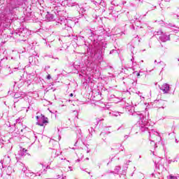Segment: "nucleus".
<instances>
[{
	"label": "nucleus",
	"mask_w": 179,
	"mask_h": 179,
	"mask_svg": "<svg viewBox=\"0 0 179 179\" xmlns=\"http://www.w3.org/2000/svg\"><path fill=\"white\" fill-rule=\"evenodd\" d=\"M136 118L138 120V124L140 125V129L141 132H145V131H148V127L146 125H148V122L149 121V113H148V117H146V115H143V113H141L138 112L136 115Z\"/></svg>",
	"instance_id": "nucleus-1"
},
{
	"label": "nucleus",
	"mask_w": 179,
	"mask_h": 179,
	"mask_svg": "<svg viewBox=\"0 0 179 179\" xmlns=\"http://www.w3.org/2000/svg\"><path fill=\"white\" fill-rule=\"evenodd\" d=\"M57 24L64 30H72V27L68 25V20L64 18V17H59L57 21Z\"/></svg>",
	"instance_id": "nucleus-2"
},
{
	"label": "nucleus",
	"mask_w": 179,
	"mask_h": 179,
	"mask_svg": "<svg viewBox=\"0 0 179 179\" xmlns=\"http://www.w3.org/2000/svg\"><path fill=\"white\" fill-rule=\"evenodd\" d=\"M37 122L36 124L40 127H44V124H47L48 121L47 120V117L44 115H41L40 116H36Z\"/></svg>",
	"instance_id": "nucleus-3"
},
{
	"label": "nucleus",
	"mask_w": 179,
	"mask_h": 179,
	"mask_svg": "<svg viewBox=\"0 0 179 179\" xmlns=\"http://www.w3.org/2000/svg\"><path fill=\"white\" fill-rule=\"evenodd\" d=\"M58 156H59V153H57L55 150H52V154H51L50 157H49V158H48L49 163H52V162H54V159H55V157H58Z\"/></svg>",
	"instance_id": "nucleus-4"
},
{
	"label": "nucleus",
	"mask_w": 179,
	"mask_h": 179,
	"mask_svg": "<svg viewBox=\"0 0 179 179\" xmlns=\"http://www.w3.org/2000/svg\"><path fill=\"white\" fill-rule=\"evenodd\" d=\"M18 35L20 37H27L29 36V29H22L18 32Z\"/></svg>",
	"instance_id": "nucleus-5"
},
{
	"label": "nucleus",
	"mask_w": 179,
	"mask_h": 179,
	"mask_svg": "<svg viewBox=\"0 0 179 179\" xmlns=\"http://www.w3.org/2000/svg\"><path fill=\"white\" fill-rule=\"evenodd\" d=\"M160 90H162L164 94L169 93V92H170V85L165 83L160 87Z\"/></svg>",
	"instance_id": "nucleus-6"
},
{
	"label": "nucleus",
	"mask_w": 179,
	"mask_h": 179,
	"mask_svg": "<svg viewBox=\"0 0 179 179\" xmlns=\"http://www.w3.org/2000/svg\"><path fill=\"white\" fill-rule=\"evenodd\" d=\"M159 39L162 41V43H166V41H170V35H166V34H162Z\"/></svg>",
	"instance_id": "nucleus-7"
},
{
	"label": "nucleus",
	"mask_w": 179,
	"mask_h": 179,
	"mask_svg": "<svg viewBox=\"0 0 179 179\" xmlns=\"http://www.w3.org/2000/svg\"><path fill=\"white\" fill-rule=\"evenodd\" d=\"M24 96H26V94H24V92H16L14 95V99H24Z\"/></svg>",
	"instance_id": "nucleus-8"
},
{
	"label": "nucleus",
	"mask_w": 179,
	"mask_h": 179,
	"mask_svg": "<svg viewBox=\"0 0 179 179\" xmlns=\"http://www.w3.org/2000/svg\"><path fill=\"white\" fill-rule=\"evenodd\" d=\"M157 104L159 106V108H164V104H166V101H164V100H159L157 101Z\"/></svg>",
	"instance_id": "nucleus-9"
},
{
	"label": "nucleus",
	"mask_w": 179,
	"mask_h": 179,
	"mask_svg": "<svg viewBox=\"0 0 179 179\" xmlns=\"http://www.w3.org/2000/svg\"><path fill=\"white\" fill-rule=\"evenodd\" d=\"M26 152H27V150L21 148V149L18 151V155L21 157L26 156Z\"/></svg>",
	"instance_id": "nucleus-10"
},
{
	"label": "nucleus",
	"mask_w": 179,
	"mask_h": 179,
	"mask_svg": "<svg viewBox=\"0 0 179 179\" xmlns=\"http://www.w3.org/2000/svg\"><path fill=\"white\" fill-rule=\"evenodd\" d=\"M38 174V173H34L31 172V171H27L25 172V176L27 177H32V176H37Z\"/></svg>",
	"instance_id": "nucleus-11"
},
{
	"label": "nucleus",
	"mask_w": 179,
	"mask_h": 179,
	"mask_svg": "<svg viewBox=\"0 0 179 179\" xmlns=\"http://www.w3.org/2000/svg\"><path fill=\"white\" fill-rule=\"evenodd\" d=\"M45 17L48 20H49V22H51V20H54V15L50 14L49 13H48Z\"/></svg>",
	"instance_id": "nucleus-12"
},
{
	"label": "nucleus",
	"mask_w": 179,
	"mask_h": 179,
	"mask_svg": "<svg viewBox=\"0 0 179 179\" xmlns=\"http://www.w3.org/2000/svg\"><path fill=\"white\" fill-rule=\"evenodd\" d=\"M94 36H96V32L93 31L92 29H90V39L94 40V38H93Z\"/></svg>",
	"instance_id": "nucleus-13"
},
{
	"label": "nucleus",
	"mask_w": 179,
	"mask_h": 179,
	"mask_svg": "<svg viewBox=\"0 0 179 179\" xmlns=\"http://www.w3.org/2000/svg\"><path fill=\"white\" fill-rule=\"evenodd\" d=\"M34 59H36V57L31 56L29 57V64L30 65H36V62H33Z\"/></svg>",
	"instance_id": "nucleus-14"
},
{
	"label": "nucleus",
	"mask_w": 179,
	"mask_h": 179,
	"mask_svg": "<svg viewBox=\"0 0 179 179\" xmlns=\"http://www.w3.org/2000/svg\"><path fill=\"white\" fill-rule=\"evenodd\" d=\"M24 82H26V83H27V85L31 84V79H30V75L27 76V78L24 79Z\"/></svg>",
	"instance_id": "nucleus-15"
},
{
	"label": "nucleus",
	"mask_w": 179,
	"mask_h": 179,
	"mask_svg": "<svg viewBox=\"0 0 179 179\" xmlns=\"http://www.w3.org/2000/svg\"><path fill=\"white\" fill-rule=\"evenodd\" d=\"M162 34H163V31H162V30L155 32V36H162Z\"/></svg>",
	"instance_id": "nucleus-16"
},
{
	"label": "nucleus",
	"mask_w": 179,
	"mask_h": 179,
	"mask_svg": "<svg viewBox=\"0 0 179 179\" xmlns=\"http://www.w3.org/2000/svg\"><path fill=\"white\" fill-rule=\"evenodd\" d=\"M157 64H159V65H161V68H164V66H166V63L165 62H158Z\"/></svg>",
	"instance_id": "nucleus-17"
},
{
	"label": "nucleus",
	"mask_w": 179,
	"mask_h": 179,
	"mask_svg": "<svg viewBox=\"0 0 179 179\" xmlns=\"http://www.w3.org/2000/svg\"><path fill=\"white\" fill-rule=\"evenodd\" d=\"M115 170V171H117V173H118V171H120V170H121V166H116Z\"/></svg>",
	"instance_id": "nucleus-18"
},
{
	"label": "nucleus",
	"mask_w": 179,
	"mask_h": 179,
	"mask_svg": "<svg viewBox=\"0 0 179 179\" xmlns=\"http://www.w3.org/2000/svg\"><path fill=\"white\" fill-rule=\"evenodd\" d=\"M169 179H177V176H169Z\"/></svg>",
	"instance_id": "nucleus-19"
},
{
	"label": "nucleus",
	"mask_w": 179,
	"mask_h": 179,
	"mask_svg": "<svg viewBox=\"0 0 179 179\" xmlns=\"http://www.w3.org/2000/svg\"><path fill=\"white\" fill-rule=\"evenodd\" d=\"M22 171H23V173H24V174H26V171H27V168L24 167V168L22 169Z\"/></svg>",
	"instance_id": "nucleus-20"
},
{
	"label": "nucleus",
	"mask_w": 179,
	"mask_h": 179,
	"mask_svg": "<svg viewBox=\"0 0 179 179\" xmlns=\"http://www.w3.org/2000/svg\"><path fill=\"white\" fill-rule=\"evenodd\" d=\"M76 5V3H70L69 6H75Z\"/></svg>",
	"instance_id": "nucleus-21"
},
{
	"label": "nucleus",
	"mask_w": 179,
	"mask_h": 179,
	"mask_svg": "<svg viewBox=\"0 0 179 179\" xmlns=\"http://www.w3.org/2000/svg\"><path fill=\"white\" fill-rule=\"evenodd\" d=\"M124 138H125V139H128V138H129V136L128 135H126V136H124Z\"/></svg>",
	"instance_id": "nucleus-22"
},
{
	"label": "nucleus",
	"mask_w": 179,
	"mask_h": 179,
	"mask_svg": "<svg viewBox=\"0 0 179 179\" xmlns=\"http://www.w3.org/2000/svg\"><path fill=\"white\" fill-rule=\"evenodd\" d=\"M48 79H51V76L48 75L47 77Z\"/></svg>",
	"instance_id": "nucleus-23"
},
{
	"label": "nucleus",
	"mask_w": 179,
	"mask_h": 179,
	"mask_svg": "<svg viewBox=\"0 0 179 179\" xmlns=\"http://www.w3.org/2000/svg\"><path fill=\"white\" fill-rule=\"evenodd\" d=\"M20 166H21V167H23V166H24V164H23L22 163H20Z\"/></svg>",
	"instance_id": "nucleus-24"
},
{
	"label": "nucleus",
	"mask_w": 179,
	"mask_h": 179,
	"mask_svg": "<svg viewBox=\"0 0 179 179\" xmlns=\"http://www.w3.org/2000/svg\"><path fill=\"white\" fill-rule=\"evenodd\" d=\"M136 76H141V73H137Z\"/></svg>",
	"instance_id": "nucleus-25"
},
{
	"label": "nucleus",
	"mask_w": 179,
	"mask_h": 179,
	"mask_svg": "<svg viewBox=\"0 0 179 179\" xmlns=\"http://www.w3.org/2000/svg\"><path fill=\"white\" fill-rule=\"evenodd\" d=\"M120 114V113H117V114L115 115V117H118V115Z\"/></svg>",
	"instance_id": "nucleus-26"
},
{
	"label": "nucleus",
	"mask_w": 179,
	"mask_h": 179,
	"mask_svg": "<svg viewBox=\"0 0 179 179\" xmlns=\"http://www.w3.org/2000/svg\"><path fill=\"white\" fill-rule=\"evenodd\" d=\"M73 96V94H70V97Z\"/></svg>",
	"instance_id": "nucleus-27"
},
{
	"label": "nucleus",
	"mask_w": 179,
	"mask_h": 179,
	"mask_svg": "<svg viewBox=\"0 0 179 179\" xmlns=\"http://www.w3.org/2000/svg\"><path fill=\"white\" fill-rule=\"evenodd\" d=\"M157 138H160V136H159V133H157Z\"/></svg>",
	"instance_id": "nucleus-28"
},
{
	"label": "nucleus",
	"mask_w": 179,
	"mask_h": 179,
	"mask_svg": "<svg viewBox=\"0 0 179 179\" xmlns=\"http://www.w3.org/2000/svg\"><path fill=\"white\" fill-rule=\"evenodd\" d=\"M77 143H78V141L75 143L74 146H76Z\"/></svg>",
	"instance_id": "nucleus-29"
},
{
	"label": "nucleus",
	"mask_w": 179,
	"mask_h": 179,
	"mask_svg": "<svg viewBox=\"0 0 179 179\" xmlns=\"http://www.w3.org/2000/svg\"><path fill=\"white\" fill-rule=\"evenodd\" d=\"M166 2H170V0H166Z\"/></svg>",
	"instance_id": "nucleus-30"
},
{
	"label": "nucleus",
	"mask_w": 179,
	"mask_h": 179,
	"mask_svg": "<svg viewBox=\"0 0 179 179\" xmlns=\"http://www.w3.org/2000/svg\"><path fill=\"white\" fill-rule=\"evenodd\" d=\"M6 159V157L3 159V162H5V159Z\"/></svg>",
	"instance_id": "nucleus-31"
},
{
	"label": "nucleus",
	"mask_w": 179,
	"mask_h": 179,
	"mask_svg": "<svg viewBox=\"0 0 179 179\" xmlns=\"http://www.w3.org/2000/svg\"><path fill=\"white\" fill-rule=\"evenodd\" d=\"M90 152V150H87V153H89Z\"/></svg>",
	"instance_id": "nucleus-32"
},
{
	"label": "nucleus",
	"mask_w": 179,
	"mask_h": 179,
	"mask_svg": "<svg viewBox=\"0 0 179 179\" xmlns=\"http://www.w3.org/2000/svg\"><path fill=\"white\" fill-rule=\"evenodd\" d=\"M156 62H157V60H155V64H156Z\"/></svg>",
	"instance_id": "nucleus-33"
},
{
	"label": "nucleus",
	"mask_w": 179,
	"mask_h": 179,
	"mask_svg": "<svg viewBox=\"0 0 179 179\" xmlns=\"http://www.w3.org/2000/svg\"><path fill=\"white\" fill-rule=\"evenodd\" d=\"M21 132H23V129H21Z\"/></svg>",
	"instance_id": "nucleus-34"
},
{
	"label": "nucleus",
	"mask_w": 179,
	"mask_h": 179,
	"mask_svg": "<svg viewBox=\"0 0 179 179\" xmlns=\"http://www.w3.org/2000/svg\"><path fill=\"white\" fill-rule=\"evenodd\" d=\"M86 160H89V158H88V157H87V158H86Z\"/></svg>",
	"instance_id": "nucleus-35"
},
{
	"label": "nucleus",
	"mask_w": 179,
	"mask_h": 179,
	"mask_svg": "<svg viewBox=\"0 0 179 179\" xmlns=\"http://www.w3.org/2000/svg\"><path fill=\"white\" fill-rule=\"evenodd\" d=\"M82 10H85V8H82Z\"/></svg>",
	"instance_id": "nucleus-36"
},
{
	"label": "nucleus",
	"mask_w": 179,
	"mask_h": 179,
	"mask_svg": "<svg viewBox=\"0 0 179 179\" xmlns=\"http://www.w3.org/2000/svg\"><path fill=\"white\" fill-rule=\"evenodd\" d=\"M131 61H134V58L131 59Z\"/></svg>",
	"instance_id": "nucleus-37"
},
{
	"label": "nucleus",
	"mask_w": 179,
	"mask_h": 179,
	"mask_svg": "<svg viewBox=\"0 0 179 179\" xmlns=\"http://www.w3.org/2000/svg\"><path fill=\"white\" fill-rule=\"evenodd\" d=\"M62 179H66V178H62Z\"/></svg>",
	"instance_id": "nucleus-38"
},
{
	"label": "nucleus",
	"mask_w": 179,
	"mask_h": 179,
	"mask_svg": "<svg viewBox=\"0 0 179 179\" xmlns=\"http://www.w3.org/2000/svg\"><path fill=\"white\" fill-rule=\"evenodd\" d=\"M88 174H90V172H88Z\"/></svg>",
	"instance_id": "nucleus-39"
},
{
	"label": "nucleus",
	"mask_w": 179,
	"mask_h": 179,
	"mask_svg": "<svg viewBox=\"0 0 179 179\" xmlns=\"http://www.w3.org/2000/svg\"><path fill=\"white\" fill-rule=\"evenodd\" d=\"M178 17H179V15H177Z\"/></svg>",
	"instance_id": "nucleus-40"
},
{
	"label": "nucleus",
	"mask_w": 179,
	"mask_h": 179,
	"mask_svg": "<svg viewBox=\"0 0 179 179\" xmlns=\"http://www.w3.org/2000/svg\"><path fill=\"white\" fill-rule=\"evenodd\" d=\"M76 118H78V116H76Z\"/></svg>",
	"instance_id": "nucleus-41"
},
{
	"label": "nucleus",
	"mask_w": 179,
	"mask_h": 179,
	"mask_svg": "<svg viewBox=\"0 0 179 179\" xmlns=\"http://www.w3.org/2000/svg\"><path fill=\"white\" fill-rule=\"evenodd\" d=\"M24 128H26V126H24Z\"/></svg>",
	"instance_id": "nucleus-42"
},
{
	"label": "nucleus",
	"mask_w": 179,
	"mask_h": 179,
	"mask_svg": "<svg viewBox=\"0 0 179 179\" xmlns=\"http://www.w3.org/2000/svg\"><path fill=\"white\" fill-rule=\"evenodd\" d=\"M176 142L177 143V139L176 140Z\"/></svg>",
	"instance_id": "nucleus-43"
},
{
	"label": "nucleus",
	"mask_w": 179,
	"mask_h": 179,
	"mask_svg": "<svg viewBox=\"0 0 179 179\" xmlns=\"http://www.w3.org/2000/svg\"><path fill=\"white\" fill-rule=\"evenodd\" d=\"M139 1V2H141V0H138Z\"/></svg>",
	"instance_id": "nucleus-44"
},
{
	"label": "nucleus",
	"mask_w": 179,
	"mask_h": 179,
	"mask_svg": "<svg viewBox=\"0 0 179 179\" xmlns=\"http://www.w3.org/2000/svg\"><path fill=\"white\" fill-rule=\"evenodd\" d=\"M8 169H10V168L8 167Z\"/></svg>",
	"instance_id": "nucleus-45"
}]
</instances>
